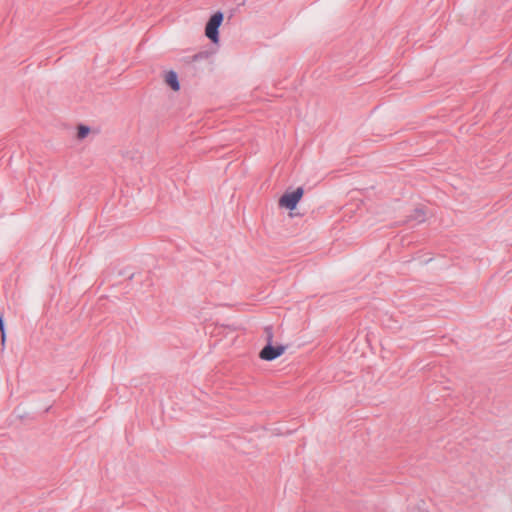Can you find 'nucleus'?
<instances>
[{
	"label": "nucleus",
	"instance_id": "nucleus-1",
	"mask_svg": "<svg viewBox=\"0 0 512 512\" xmlns=\"http://www.w3.org/2000/svg\"><path fill=\"white\" fill-rule=\"evenodd\" d=\"M267 332V338H268V345H266L260 352V358L267 361H272L276 359L277 357L281 356L285 352V346H272V329L271 327L266 328Z\"/></svg>",
	"mask_w": 512,
	"mask_h": 512
},
{
	"label": "nucleus",
	"instance_id": "nucleus-2",
	"mask_svg": "<svg viewBox=\"0 0 512 512\" xmlns=\"http://www.w3.org/2000/svg\"><path fill=\"white\" fill-rule=\"evenodd\" d=\"M223 21V14L221 12L214 13L205 27V35L213 42H219L218 29Z\"/></svg>",
	"mask_w": 512,
	"mask_h": 512
},
{
	"label": "nucleus",
	"instance_id": "nucleus-3",
	"mask_svg": "<svg viewBox=\"0 0 512 512\" xmlns=\"http://www.w3.org/2000/svg\"><path fill=\"white\" fill-rule=\"evenodd\" d=\"M304 193L303 188L298 187L293 192H287L281 196L279 199V205L281 207H285L287 209L293 210L296 208L298 202L302 198Z\"/></svg>",
	"mask_w": 512,
	"mask_h": 512
},
{
	"label": "nucleus",
	"instance_id": "nucleus-4",
	"mask_svg": "<svg viewBox=\"0 0 512 512\" xmlns=\"http://www.w3.org/2000/svg\"><path fill=\"white\" fill-rule=\"evenodd\" d=\"M165 82L167 85L171 87L172 90L178 91L180 89V84L178 81V76L176 72L169 71L165 75Z\"/></svg>",
	"mask_w": 512,
	"mask_h": 512
},
{
	"label": "nucleus",
	"instance_id": "nucleus-5",
	"mask_svg": "<svg viewBox=\"0 0 512 512\" xmlns=\"http://www.w3.org/2000/svg\"><path fill=\"white\" fill-rule=\"evenodd\" d=\"M425 210L423 208H416L413 213L409 216V221H415L416 223H422L425 221Z\"/></svg>",
	"mask_w": 512,
	"mask_h": 512
},
{
	"label": "nucleus",
	"instance_id": "nucleus-6",
	"mask_svg": "<svg viewBox=\"0 0 512 512\" xmlns=\"http://www.w3.org/2000/svg\"><path fill=\"white\" fill-rule=\"evenodd\" d=\"M90 132V128L85 125H79L78 126V132H77V138L79 140L84 139Z\"/></svg>",
	"mask_w": 512,
	"mask_h": 512
},
{
	"label": "nucleus",
	"instance_id": "nucleus-7",
	"mask_svg": "<svg viewBox=\"0 0 512 512\" xmlns=\"http://www.w3.org/2000/svg\"><path fill=\"white\" fill-rule=\"evenodd\" d=\"M5 340H6V335H5V330H3V332H1V344L3 347L5 345Z\"/></svg>",
	"mask_w": 512,
	"mask_h": 512
},
{
	"label": "nucleus",
	"instance_id": "nucleus-8",
	"mask_svg": "<svg viewBox=\"0 0 512 512\" xmlns=\"http://www.w3.org/2000/svg\"><path fill=\"white\" fill-rule=\"evenodd\" d=\"M4 329V322H3V318L2 316L0 315V331L3 332Z\"/></svg>",
	"mask_w": 512,
	"mask_h": 512
}]
</instances>
